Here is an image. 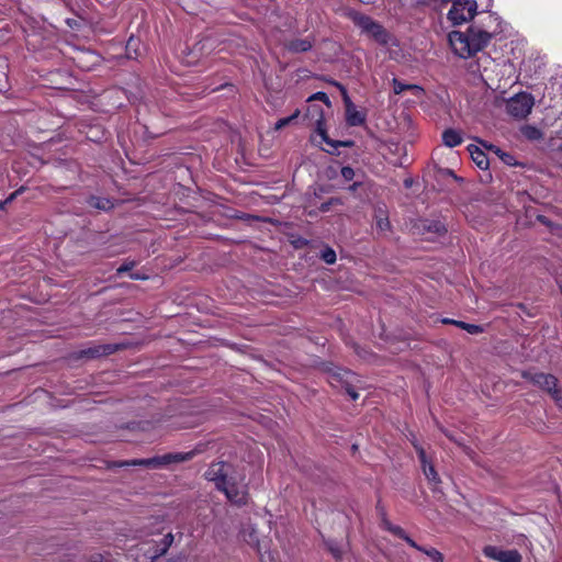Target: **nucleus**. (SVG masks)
Segmentation results:
<instances>
[{
    "mask_svg": "<svg viewBox=\"0 0 562 562\" xmlns=\"http://www.w3.org/2000/svg\"><path fill=\"white\" fill-rule=\"evenodd\" d=\"M340 90H342L344 97H345V95H347V92H346V90L344 89V87H340Z\"/></svg>",
    "mask_w": 562,
    "mask_h": 562,
    "instance_id": "obj_44",
    "label": "nucleus"
},
{
    "mask_svg": "<svg viewBox=\"0 0 562 562\" xmlns=\"http://www.w3.org/2000/svg\"><path fill=\"white\" fill-rule=\"evenodd\" d=\"M537 220H538L540 223H542V224H544V225H547V226H550V222L548 221V218H547L546 216H543V215H539V216H537Z\"/></svg>",
    "mask_w": 562,
    "mask_h": 562,
    "instance_id": "obj_37",
    "label": "nucleus"
},
{
    "mask_svg": "<svg viewBox=\"0 0 562 562\" xmlns=\"http://www.w3.org/2000/svg\"><path fill=\"white\" fill-rule=\"evenodd\" d=\"M402 539L405 540L412 548L418 551L424 550V547L417 544L407 533Z\"/></svg>",
    "mask_w": 562,
    "mask_h": 562,
    "instance_id": "obj_31",
    "label": "nucleus"
},
{
    "mask_svg": "<svg viewBox=\"0 0 562 562\" xmlns=\"http://www.w3.org/2000/svg\"><path fill=\"white\" fill-rule=\"evenodd\" d=\"M417 98L422 97L423 94H417L416 90H411Z\"/></svg>",
    "mask_w": 562,
    "mask_h": 562,
    "instance_id": "obj_43",
    "label": "nucleus"
},
{
    "mask_svg": "<svg viewBox=\"0 0 562 562\" xmlns=\"http://www.w3.org/2000/svg\"><path fill=\"white\" fill-rule=\"evenodd\" d=\"M240 536L246 543H248L249 546L257 550L261 562H276L272 552L268 550L262 551L258 532L254 526L249 525L244 527L243 530L240 531Z\"/></svg>",
    "mask_w": 562,
    "mask_h": 562,
    "instance_id": "obj_7",
    "label": "nucleus"
},
{
    "mask_svg": "<svg viewBox=\"0 0 562 562\" xmlns=\"http://www.w3.org/2000/svg\"><path fill=\"white\" fill-rule=\"evenodd\" d=\"M418 457L419 461L422 463L423 472L427 480L432 483L435 486H437L440 483V477L438 473L436 472L434 465L427 460L426 452L423 447L418 446L417 443L413 442Z\"/></svg>",
    "mask_w": 562,
    "mask_h": 562,
    "instance_id": "obj_12",
    "label": "nucleus"
},
{
    "mask_svg": "<svg viewBox=\"0 0 562 562\" xmlns=\"http://www.w3.org/2000/svg\"><path fill=\"white\" fill-rule=\"evenodd\" d=\"M133 43H134V40L133 38H130L128 43H127V49L132 48L133 47Z\"/></svg>",
    "mask_w": 562,
    "mask_h": 562,
    "instance_id": "obj_42",
    "label": "nucleus"
},
{
    "mask_svg": "<svg viewBox=\"0 0 562 562\" xmlns=\"http://www.w3.org/2000/svg\"><path fill=\"white\" fill-rule=\"evenodd\" d=\"M383 527L400 538H403L406 535L403 528L392 525L389 520H383Z\"/></svg>",
    "mask_w": 562,
    "mask_h": 562,
    "instance_id": "obj_26",
    "label": "nucleus"
},
{
    "mask_svg": "<svg viewBox=\"0 0 562 562\" xmlns=\"http://www.w3.org/2000/svg\"><path fill=\"white\" fill-rule=\"evenodd\" d=\"M448 12V20L454 24H463L471 21L477 12L475 0H453Z\"/></svg>",
    "mask_w": 562,
    "mask_h": 562,
    "instance_id": "obj_5",
    "label": "nucleus"
},
{
    "mask_svg": "<svg viewBox=\"0 0 562 562\" xmlns=\"http://www.w3.org/2000/svg\"><path fill=\"white\" fill-rule=\"evenodd\" d=\"M453 322H456V321L454 319H450V318H443L442 319L443 324H453Z\"/></svg>",
    "mask_w": 562,
    "mask_h": 562,
    "instance_id": "obj_41",
    "label": "nucleus"
},
{
    "mask_svg": "<svg viewBox=\"0 0 562 562\" xmlns=\"http://www.w3.org/2000/svg\"><path fill=\"white\" fill-rule=\"evenodd\" d=\"M522 133L526 137L530 139H540L542 137V133L540 132V130L533 126H526L522 130Z\"/></svg>",
    "mask_w": 562,
    "mask_h": 562,
    "instance_id": "obj_27",
    "label": "nucleus"
},
{
    "mask_svg": "<svg viewBox=\"0 0 562 562\" xmlns=\"http://www.w3.org/2000/svg\"><path fill=\"white\" fill-rule=\"evenodd\" d=\"M231 465L225 462L212 463L205 471V479L214 482L217 490H221L228 482Z\"/></svg>",
    "mask_w": 562,
    "mask_h": 562,
    "instance_id": "obj_8",
    "label": "nucleus"
},
{
    "mask_svg": "<svg viewBox=\"0 0 562 562\" xmlns=\"http://www.w3.org/2000/svg\"><path fill=\"white\" fill-rule=\"evenodd\" d=\"M358 187H359V182H355V183H353V184H351L348 189H349L350 191H352V192H353V191H356V189H357Z\"/></svg>",
    "mask_w": 562,
    "mask_h": 562,
    "instance_id": "obj_39",
    "label": "nucleus"
},
{
    "mask_svg": "<svg viewBox=\"0 0 562 562\" xmlns=\"http://www.w3.org/2000/svg\"><path fill=\"white\" fill-rule=\"evenodd\" d=\"M90 204L103 211L110 210L113 206V203L109 199L95 196L90 199Z\"/></svg>",
    "mask_w": 562,
    "mask_h": 562,
    "instance_id": "obj_20",
    "label": "nucleus"
},
{
    "mask_svg": "<svg viewBox=\"0 0 562 562\" xmlns=\"http://www.w3.org/2000/svg\"><path fill=\"white\" fill-rule=\"evenodd\" d=\"M472 29H476L477 31L487 33L486 45L490 43L491 38L501 33L503 31L502 21L498 15L494 13H488L486 18L482 21L480 25H472Z\"/></svg>",
    "mask_w": 562,
    "mask_h": 562,
    "instance_id": "obj_10",
    "label": "nucleus"
},
{
    "mask_svg": "<svg viewBox=\"0 0 562 562\" xmlns=\"http://www.w3.org/2000/svg\"><path fill=\"white\" fill-rule=\"evenodd\" d=\"M300 115V111L296 110L292 115L288 116V117H283V119H280L277 121L276 125H274V128L277 131L285 127L286 125H289L292 121H294L297 116Z\"/></svg>",
    "mask_w": 562,
    "mask_h": 562,
    "instance_id": "obj_24",
    "label": "nucleus"
},
{
    "mask_svg": "<svg viewBox=\"0 0 562 562\" xmlns=\"http://www.w3.org/2000/svg\"><path fill=\"white\" fill-rule=\"evenodd\" d=\"M194 452H172V453H166L164 456H157L154 458L148 459H134L131 461H126L124 463H121V465H143L147 468L158 469L167 467L171 463H181L184 461H189L193 458Z\"/></svg>",
    "mask_w": 562,
    "mask_h": 562,
    "instance_id": "obj_2",
    "label": "nucleus"
},
{
    "mask_svg": "<svg viewBox=\"0 0 562 562\" xmlns=\"http://www.w3.org/2000/svg\"><path fill=\"white\" fill-rule=\"evenodd\" d=\"M5 203H7V201H4V202L0 201V209H2Z\"/></svg>",
    "mask_w": 562,
    "mask_h": 562,
    "instance_id": "obj_45",
    "label": "nucleus"
},
{
    "mask_svg": "<svg viewBox=\"0 0 562 562\" xmlns=\"http://www.w3.org/2000/svg\"><path fill=\"white\" fill-rule=\"evenodd\" d=\"M15 193L11 194L8 201H11L14 198Z\"/></svg>",
    "mask_w": 562,
    "mask_h": 562,
    "instance_id": "obj_46",
    "label": "nucleus"
},
{
    "mask_svg": "<svg viewBox=\"0 0 562 562\" xmlns=\"http://www.w3.org/2000/svg\"><path fill=\"white\" fill-rule=\"evenodd\" d=\"M321 258L328 265H333L336 261V252L334 249L326 247L322 250Z\"/></svg>",
    "mask_w": 562,
    "mask_h": 562,
    "instance_id": "obj_25",
    "label": "nucleus"
},
{
    "mask_svg": "<svg viewBox=\"0 0 562 562\" xmlns=\"http://www.w3.org/2000/svg\"><path fill=\"white\" fill-rule=\"evenodd\" d=\"M479 143L483 145L485 148L493 150L495 154H497L506 164H512L513 157L510 155L502 153L499 148L495 147L494 145H488L483 140H479Z\"/></svg>",
    "mask_w": 562,
    "mask_h": 562,
    "instance_id": "obj_22",
    "label": "nucleus"
},
{
    "mask_svg": "<svg viewBox=\"0 0 562 562\" xmlns=\"http://www.w3.org/2000/svg\"><path fill=\"white\" fill-rule=\"evenodd\" d=\"M318 132H319V135L322 136V138H323L325 142L329 143V142L327 140V137H326L325 132H324L321 127H318Z\"/></svg>",
    "mask_w": 562,
    "mask_h": 562,
    "instance_id": "obj_38",
    "label": "nucleus"
},
{
    "mask_svg": "<svg viewBox=\"0 0 562 562\" xmlns=\"http://www.w3.org/2000/svg\"><path fill=\"white\" fill-rule=\"evenodd\" d=\"M522 376L547 392L555 404L562 407V393L558 386V379L554 375L543 372H524Z\"/></svg>",
    "mask_w": 562,
    "mask_h": 562,
    "instance_id": "obj_3",
    "label": "nucleus"
},
{
    "mask_svg": "<svg viewBox=\"0 0 562 562\" xmlns=\"http://www.w3.org/2000/svg\"><path fill=\"white\" fill-rule=\"evenodd\" d=\"M346 392H347V394L350 396V398H351V400H353V401L358 400L359 394L355 391V389H353V387H351V386H347V387H346Z\"/></svg>",
    "mask_w": 562,
    "mask_h": 562,
    "instance_id": "obj_35",
    "label": "nucleus"
},
{
    "mask_svg": "<svg viewBox=\"0 0 562 562\" xmlns=\"http://www.w3.org/2000/svg\"><path fill=\"white\" fill-rule=\"evenodd\" d=\"M535 104L533 97L527 92H520L512 97L506 102V111L515 119H525L532 110Z\"/></svg>",
    "mask_w": 562,
    "mask_h": 562,
    "instance_id": "obj_6",
    "label": "nucleus"
},
{
    "mask_svg": "<svg viewBox=\"0 0 562 562\" xmlns=\"http://www.w3.org/2000/svg\"><path fill=\"white\" fill-rule=\"evenodd\" d=\"M131 278L135 279V280L145 279L143 276H140L138 273L132 274Z\"/></svg>",
    "mask_w": 562,
    "mask_h": 562,
    "instance_id": "obj_40",
    "label": "nucleus"
},
{
    "mask_svg": "<svg viewBox=\"0 0 562 562\" xmlns=\"http://www.w3.org/2000/svg\"><path fill=\"white\" fill-rule=\"evenodd\" d=\"M468 150L474 164L482 170H486L490 161L485 153L476 145H469Z\"/></svg>",
    "mask_w": 562,
    "mask_h": 562,
    "instance_id": "obj_15",
    "label": "nucleus"
},
{
    "mask_svg": "<svg viewBox=\"0 0 562 562\" xmlns=\"http://www.w3.org/2000/svg\"><path fill=\"white\" fill-rule=\"evenodd\" d=\"M486 34L470 26L465 33L459 31L450 32L448 38L456 55L461 58H469L486 46Z\"/></svg>",
    "mask_w": 562,
    "mask_h": 562,
    "instance_id": "obj_1",
    "label": "nucleus"
},
{
    "mask_svg": "<svg viewBox=\"0 0 562 562\" xmlns=\"http://www.w3.org/2000/svg\"><path fill=\"white\" fill-rule=\"evenodd\" d=\"M485 557L498 562H521L520 554L516 550L504 551L494 546H486L483 549Z\"/></svg>",
    "mask_w": 562,
    "mask_h": 562,
    "instance_id": "obj_11",
    "label": "nucleus"
},
{
    "mask_svg": "<svg viewBox=\"0 0 562 562\" xmlns=\"http://www.w3.org/2000/svg\"><path fill=\"white\" fill-rule=\"evenodd\" d=\"M220 491H222L233 504L243 505L247 502L246 485L238 483L233 476L229 477L228 482Z\"/></svg>",
    "mask_w": 562,
    "mask_h": 562,
    "instance_id": "obj_9",
    "label": "nucleus"
},
{
    "mask_svg": "<svg viewBox=\"0 0 562 562\" xmlns=\"http://www.w3.org/2000/svg\"><path fill=\"white\" fill-rule=\"evenodd\" d=\"M308 100H310V101H311V100H319V101H323V102H325V103L329 104V99H328L327 94H326L325 92H321V91H319V92L314 93L313 95H311V97L308 98Z\"/></svg>",
    "mask_w": 562,
    "mask_h": 562,
    "instance_id": "obj_30",
    "label": "nucleus"
},
{
    "mask_svg": "<svg viewBox=\"0 0 562 562\" xmlns=\"http://www.w3.org/2000/svg\"><path fill=\"white\" fill-rule=\"evenodd\" d=\"M312 46H313V41H311L308 37L293 40V41L289 42V44L286 45L288 49L293 53L307 52L312 48Z\"/></svg>",
    "mask_w": 562,
    "mask_h": 562,
    "instance_id": "obj_18",
    "label": "nucleus"
},
{
    "mask_svg": "<svg viewBox=\"0 0 562 562\" xmlns=\"http://www.w3.org/2000/svg\"><path fill=\"white\" fill-rule=\"evenodd\" d=\"M353 23L362 33L373 38L381 45H387L391 41V34L378 22L364 14H356Z\"/></svg>",
    "mask_w": 562,
    "mask_h": 562,
    "instance_id": "obj_4",
    "label": "nucleus"
},
{
    "mask_svg": "<svg viewBox=\"0 0 562 562\" xmlns=\"http://www.w3.org/2000/svg\"><path fill=\"white\" fill-rule=\"evenodd\" d=\"M333 203H340L339 199H331L329 202L323 203L321 205V211L327 212Z\"/></svg>",
    "mask_w": 562,
    "mask_h": 562,
    "instance_id": "obj_34",
    "label": "nucleus"
},
{
    "mask_svg": "<svg viewBox=\"0 0 562 562\" xmlns=\"http://www.w3.org/2000/svg\"><path fill=\"white\" fill-rule=\"evenodd\" d=\"M442 142L447 147L452 148L459 146L463 142V138L459 131L448 128L442 133Z\"/></svg>",
    "mask_w": 562,
    "mask_h": 562,
    "instance_id": "obj_17",
    "label": "nucleus"
},
{
    "mask_svg": "<svg viewBox=\"0 0 562 562\" xmlns=\"http://www.w3.org/2000/svg\"><path fill=\"white\" fill-rule=\"evenodd\" d=\"M393 89L396 94L404 92L405 90H416L417 94H424L422 87L416 85H405L397 79H393Z\"/></svg>",
    "mask_w": 562,
    "mask_h": 562,
    "instance_id": "obj_19",
    "label": "nucleus"
},
{
    "mask_svg": "<svg viewBox=\"0 0 562 562\" xmlns=\"http://www.w3.org/2000/svg\"><path fill=\"white\" fill-rule=\"evenodd\" d=\"M134 267V262L124 263L117 268V274H123L126 271H130Z\"/></svg>",
    "mask_w": 562,
    "mask_h": 562,
    "instance_id": "obj_32",
    "label": "nucleus"
},
{
    "mask_svg": "<svg viewBox=\"0 0 562 562\" xmlns=\"http://www.w3.org/2000/svg\"><path fill=\"white\" fill-rule=\"evenodd\" d=\"M432 226H434L435 232L438 234H443L446 232L443 225L440 223H434Z\"/></svg>",
    "mask_w": 562,
    "mask_h": 562,
    "instance_id": "obj_36",
    "label": "nucleus"
},
{
    "mask_svg": "<svg viewBox=\"0 0 562 562\" xmlns=\"http://www.w3.org/2000/svg\"><path fill=\"white\" fill-rule=\"evenodd\" d=\"M452 1L453 0H429L430 4H432L435 8H441Z\"/></svg>",
    "mask_w": 562,
    "mask_h": 562,
    "instance_id": "obj_33",
    "label": "nucleus"
},
{
    "mask_svg": "<svg viewBox=\"0 0 562 562\" xmlns=\"http://www.w3.org/2000/svg\"><path fill=\"white\" fill-rule=\"evenodd\" d=\"M173 542V535L171 532L164 536L159 543L150 546L148 549H144V554L151 561L162 557L167 553L168 549Z\"/></svg>",
    "mask_w": 562,
    "mask_h": 562,
    "instance_id": "obj_13",
    "label": "nucleus"
},
{
    "mask_svg": "<svg viewBox=\"0 0 562 562\" xmlns=\"http://www.w3.org/2000/svg\"><path fill=\"white\" fill-rule=\"evenodd\" d=\"M375 227L381 233H386L391 228L389 216L383 207H378L374 214Z\"/></svg>",
    "mask_w": 562,
    "mask_h": 562,
    "instance_id": "obj_16",
    "label": "nucleus"
},
{
    "mask_svg": "<svg viewBox=\"0 0 562 562\" xmlns=\"http://www.w3.org/2000/svg\"><path fill=\"white\" fill-rule=\"evenodd\" d=\"M327 548L336 559L341 558L344 550L338 543L328 541Z\"/></svg>",
    "mask_w": 562,
    "mask_h": 562,
    "instance_id": "obj_28",
    "label": "nucleus"
},
{
    "mask_svg": "<svg viewBox=\"0 0 562 562\" xmlns=\"http://www.w3.org/2000/svg\"><path fill=\"white\" fill-rule=\"evenodd\" d=\"M346 121L350 126H360L366 121V115L358 111L357 106L351 102L348 95H345Z\"/></svg>",
    "mask_w": 562,
    "mask_h": 562,
    "instance_id": "obj_14",
    "label": "nucleus"
},
{
    "mask_svg": "<svg viewBox=\"0 0 562 562\" xmlns=\"http://www.w3.org/2000/svg\"><path fill=\"white\" fill-rule=\"evenodd\" d=\"M453 325L467 330L469 334L476 335L483 333V328L479 325L469 324L464 322H453Z\"/></svg>",
    "mask_w": 562,
    "mask_h": 562,
    "instance_id": "obj_21",
    "label": "nucleus"
},
{
    "mask_svg": "<svg viewBox=\"0 0 562 562\" xmlns=\"http://www.w3.org/2000/svg\"><path fill=\"white\" fill-rule=\"evenodd\" d=\"M425 553L431 562H443V555L435 548H425L419 550Z\"/></svg>",
    "mask_w": 562,
    "mask_h": 562,
    "instance_id": "obj_23",
    "label": "nucleus"
},
{
    "mask_svg": "<svg viewBox=\"0 0 562 562\" xmlns=\"http://www.w3.org/2000/svg\"><path fill=\"white\" fill-rule=\"evenodd\" d=\"M341 176L346 181H351L355 178V170L351 167H342Z\"/></svg>",
    "mask_w": 562,
    "mask_h": 562,
    "instance_id": "obj_29",
    "label": "nucleus"
}]
</instances>
